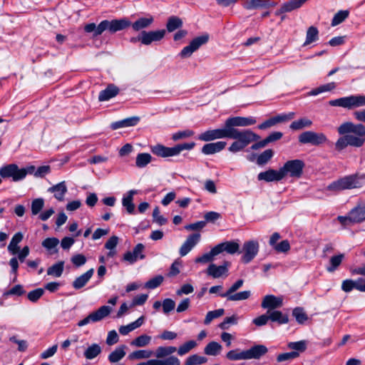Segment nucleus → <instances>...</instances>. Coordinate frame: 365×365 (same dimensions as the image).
Here are the masks:
<instances>
[{
  "instance_id": "f257e3e1",
  "label": "nucleus",
  "mask_w": 365,
  "mask_h": 365,
  "mask_svg": "<svg viewBox=\"0 0 365 365\" xmlns=\"http://www.w3.org/2000/svg\"><path fill=\"white\" fill-rule=\"evenodd\" d=\"M267 351L268 349L266 346L257 344L246 350H240V349L230 350L226 354V358L230 361L259 359Z\"/></svg>"
},
{
  "instance_id": "f03ea898",
  "label": "nucleus",
  "mask_w": 365,
  "mask_h": 365,
  "mask_svg": "<svg viewBox=\"0 0 365 365\" xmlns=\"http://www.w3.org/2000/svg\"><path fill=\"white\" fill-rule=\"evenodd\" d=\"M363 176L359 175H350L341 178L329 184L327 189L335 192L354 188L361 187L363 185Z\"/></svg>"
},
{
  "instance_id": "7ed1b4c3",
  "label": "nucleus",
  "mask_w": 365,
  "mask_h": 365,
  "mask_svg": "<svg viewBox=\"0 0 365 365\" xmlns=\"http://www.w3.org/2000/svg\"><path fill=\"white\" fill-rule=\"evenodd\" d=\"M195 146L194 142L178 144L174 147L169 148L161 144H157L150 147L151 152L161 158L173 157L178 155L182 150H190Z\"/></svg>"
},
{
  "instance_id": "20e7f679",
  "label": "nucleus",
  "mask_w": 365,
  "mask_h": 365,
  "mask_svg": "<svg viewBox=\"0 0 365 365\" xmlns=\"http://www.w3.org/2000/svg\"><path fill=\"white\" fill-rule=\"evenodd\" d=\"M34 169V166L19 168L16 164H8L0 168V176L4 179L11 178L14 182H18L24 180L28 173H32Z\"/></svg>"
},
{
  "instance_id": "39448f33",
  "label": "nucleus",
  "mask_w": 365,
  "mask_h": 365,
  "mask_svg": "<svg viewBox=\"0 0 365 365\" xmlns=\"http://www.w3.org/2000/svg\"><path fill=\"white\" fill-rule=\"evenodd\" d=\"M331 106H339L349 110L365 106V96L356 95L339 98L329 101Z\"/></svg>"
},
{
  "instance_id": "423d86ee",
  "label": "nucleus",
  "mask_w": 365,
  "mask_h": 365,
  "mask_svg": "<svg viewBox=\"0 0 365 365\" xmlns=\"http://www.w3.org/2000/svg\"><path fill=\"white\" fill-rule=\"evenodd\" d=\"M305 164L303 160L295 159L287 161L281 168L284 178L289 176L292 178H300L303 174Z\"/></svg>"
},
{
  "instance_id": "0eeeda50",
  "label": "nucleus",
  "mask_w": 365,
  "mask_h": 365,
  "mask_svg": "<svg viewBox=\"0 0 365 365\" xmlns=\"http://www.w3.org/2000/svg\"><path fill=\"white\" fill-rule=\"evenodd\" d=\"M130 25V21L125 19H115L112 21L104 20L99 24L98 34H102L106 30H108L110 33H115L125 29Z\"/></svg>"
},
{
  "instance_id": "6e6552de",
  "label": "nucleus",
  "mask_w": 365,
  "mask_h": 365,
  "mask_svg": "<svg viewBox=\"0 0 365 365\" xmlns=\"http://www.w3.org/2000/svg\"><path fill=\"white\" fill-rule=\"evenodd\" d=\"M228 138L237 140L247 146L250 143L258 140L259 136L250 130H230Z\"/></svg>"
},
{
  "instance_id": "1a4fd4ad",
  "label": "nucleus",
  "mask_w": 365,
  "mask_h": 365,
  "mask_svg": "<svg viewBox=\"0 0 365 365\" xmlns=\"http://www.w3.org/2000/svg\"><path fill=\"white\" fill-rule=\"evenodd\" d=\"M209 40V36L207 34L202 35L193 38L189 45L184 47L179 53V56L182 58H188L192 54L197 51L200 46L207 43Z\"/></svg>"
},
{
  "instance_id": "9d476101",
  "label": "nucleus",
  "mask_w": 365,
  "mask_h": 365,
  "mask_svg": "<svg viewBox=\"0 0 365 365\" xmlns=\"http://www.w3.org/2000/svg\"><path fill=\"white\" fill-rule=\"evenodd\" d=\"M327 138L322 133H316L314 131H305L299 135V142L302 144H312L313 145H319L325 143Z\"/></svg>"
},
{
  "instance_id": "9b49d317",
  "label": "nucleus",
  "mask_w": 365,
  "mask_h": 365,
  "mask_svg": "<svg viewBox=\"0 0 365 365\" xmlns=\"http://www.w3.org/2000/svg\"><path fill=\"white\" fill-rule=\"evenodd\" d=\"M112 311L109 306H102L96 311L88 314L86 318L78 322V327H83L91 322H97L108 317Z\"/></svg>"
},
{
  "instance_id": "f8f14e48",
  "label": "nucleus",
  "mask_w": 365,
  "mask_h": 365,
  "mask_svg": "<svg viewBox=\"0 0 365 365\" xmlns=\"http://www.w3.org/2000/svg\"><path fill=\"white\" fill-rule=\"evenodd\" d=\"M229 133V129L227 128V125H225L222 128L206 130L198 136V139L202 141L207 142L216 139L228 138Z\"/></svg>"
},
{
  "instance_id": "ddd939ff",
  "label": "nucleus",
  "mask_w": 365,
  "mask_h": 365,
  "mask_svg": "<svg viewBox=\"0 0 365 365\" xmlns=\"http://www.w3.org/2000/svg\"><path fill=\"white\" fill-rule=\"evenodd\" d=\"M259 252V243L257 241L250 240L244 243L242 247L243 255L242 261L247 264L250 262Z\"/></svg>"
},
{
  "instance_id": "4468645a",
  "label": "nucleus",
  "mask_w": 365,
  "mask_h": 365,
  "mask_svg": "<svg viewBox=\"0 0 365 365\" xmlns=\"http://www.w3.org/2000/svg\"><path fill=\"white\" fill-rule=\"evenodd\" d=\"M256 120L253 117H232L229 118L225 120V125L229 129V130H237L235 127H245L248 125H252L256 123Z\"/></svg>"
},
{
  "instance_id": "2eb2a0df",
  "label": "nucleus",
  "mask_w": 365,
  "mask_h": 365,
  "mask_svg": "<svg viewBox=\"0 0 365 365\" xmlns=\"http://www.w3.org/2000/svg\"><path fill=\"white\" fill-rule=\"evenodd\" d=\"M282 297H276L273 294L264 296L261 304V307L263 309H267V311H274V309L282 307Z\"/></svg>"
},
{
  "instance_id": "dca6fc26",
  "label": "nucleus",
  "mask_w": 365,
  "mask_h": 365,
  "mask_svg": "<svg viewBox=\"0 0 365 365\" xmlns=\"http://www.w3.org/2000/svg\"><path fill=\"white\" fill-rule=\"evenodd\" d=\"M284 179L281 168L279 170L269 169L261 172L257 175V180L267 182H278Z\"/></svg>"
},
{
  "instance_id": "f3484780",
  "label": "nucleus",
  "mask_w": 365,
  "mask_h": 365,
  "mask_svg": "<svg viewBox=\"0 0 365 365\" xmlns=\"http://www.w3.org/2000/svg\"><path fill=\"white\" fill-rule=\"evenodd\" d=\"M242 6L247 10L267 9L276 6L274 1L269 0H242Z\"/></svg>"
},
{
  "instance_id": "a211bd4d",
  "label": "nucleus",
  "mask_w": 365,
  "mask_h": 365,
  "mask_svg": "<svg viewBox=\"0 0 365 365\" xmlns=\"http://www.w3.org/2000/svg\"><path fill=\"white\" fill-rule=\"evenodd\" d=\"M200 233H194L189 235L180 248L179 253L180 256L184 257L187 255L200 242Z\"/></svg>"
},
{
  "instance_id": "6ab92c4d",
  "label": "nucleus",
  "mask_w": 365,
  "mask_h": 365,
  "mask_svg": "<svg viewBox=\"0 0 365 365\" xmlns=\"http://www.w3.org/2000/svg\"><path fill=\"white\" fill-rule=\"evenodd\" d=\"M165 30H157V31H143V44L148 46L154 41H159L163 39L165 35Z\"/></svg>"
},
{
  "instance_id": "aec40b11",
  "label": "nucleus",
  "mask_w": 365,
  "mask_h": 365,
  "mask_svg": "<svg viewBox=\"0 0 365 365\" xmlns=\"http://www.w3.org/2000/svg\"><path fill=\"white\" fill-rule=\"evenodd\" d=\"M217 255L226 252L228 254L234 255L240 252V245L235 241H227L215 246Z\"/></svg>"
},
{
  "instance_id": "412c9836",
  "label": "nucleus",
  "mask_w": 365,
  "mask_h": 365,
  "mask_svg": "<svg viewBox=\"0 0 365 365\" xmlns=\"http://www.w3.org/2000/svg\"><path fill=\"white\" fill-rule=\"evenodd\" d=\"M144 245L141 243L138 244L133 249V252H127L123 255V259L130 264L135 262L138 258L144 259L145 255L143 254Z\"/></svg>"
},
{
  "instance_id": "4be33fe9",
  "label": "nucleus",
  "mask_w": 365,
  "mask_h": 365,
  "mask_svg": "<svg viewBox=\"0 0 365 365\" xmlns=\"http://www.w3.org/2000/svg\"><path fill=\"white\" fill-rule=\"evenodd\" d=\"M229 262H225L223 265L217 266L215 264H210L207 269V274L213 278H220L222 275H227L228 272Z\"/></svg>"
},
{
  "instance_id": "5701e85b",
  "label": "nucleus",
  "mask_w": 365,
  "mask_h": 365,
  "mask_svg": "<svg viewBox=\"0 0 365 365\" xmlns=\"http://www.w3.org/2000/svg\"><path fill=\"white\" fill-rule=\"evenodd\" d=\"M352 223H361L365 221V203H359L349 212Z\"/></svg>"
},
{
  "instance_id": "b1692460",
  "label": "nucleus",
  "mask_w": 365,
  "mask_h": 365,
  "mask_svg": "<svg viewBox=\"0 0 365 365\" xmlns=\"http://www.w3.org/2000/svg\"><path fill=\"white\" fill-rule=\"evenodd\" d=\"M226 146L224 141H218L216 143H210L205 144L202 148V153L205 155H212L222 150Z\"/></svg>"
},
{
  "instance_id": "393cba45",
  "label": "nucleus",
  "mask_w": 365,
  "mask_h": 365,
  "mask_svg": "<svg viewBox=\"0 0 365 365\" xmlns=\"http://www.w3.org/2000/svg\"><path fill=\"white\" fill-rule=\"evenodd\" d=\"M135 194H137V190H131L124 195L122 199V205L129 214H133L135 211L133 196Z\"/></svg>"
},
{
  "instance_id": "a878e982",
  "label": "nucleus",
  "mask_w": 365,
  "mask_h": 365,
  "mask_svg": "<svg viewBox=\"0 0 365 365\" xmlns=\"http://www.w3.org/2000/svg\"><path fill=\"white\" fill-rule=\"evenodd\" d=\"M307 0H291L284 3L281 8L276 11V15H279L283 13L290 12L296 9L299 8Z\"/></svg>"
},
{
  "instance_id": "bb28decb",
  "label": "nucleus",
  "mask_w": 365,
  "mask_h": 365,
  "mask_svg": "<svg viewBox=\"0 0 365 365\" xmlns=\"http://www.w3.org/2000/svg\"><path fill=\"white\" fill-rule=\"evenodd\" d=\"M48 191L54 194L56 200L62 201L64 195L67 192V187L65 181H62L48 189Z\"/></svg>"
},
{
  "instance_id": "cd10ccee",
  "label": "nucleus",
  "mask_w": 365,
  "mask_h": 365,
  "mask_svg": "<svg viewBox=\"0 0 365 365\" xmlns=\"http://www.w3.org/2000/svg\"><path fill=\"white\" fill-rule=\"evenodd\" d=\"M119 92L118 88L113 84H110L108 87L101 91L98 95L99 101H106L118 95Z\"/></svg>"
},
{
  "instance_id": "c85d7f7f",
  "label": "nucleus",
  "mask_w": 365,
  "mask_h": 365,
  "mask_svg": "<svg viewBox=\"0 0 365 365\" xmlns=\"http://www.w3.org/2000/svg\"><path fill=\"white\" fill-rule=\"evenodd\" d=\"M140 118L137 116L130 117L123 120L114 122L111 124L110 128L113 130H117L121 128L134 126L138 124Z\"/></svg>"
},
{
  "instance_id": "c756f323",
  "label": "nucleus",
  "mask_w": 365,
  "mask_h": 365,
  "mask_svg": "<svg viewBox=\"0 0 365 365\" xmlns=\"http://www.w3.org/2000/svg\"><path fill=\"white\" fill-rule=\"evenodd\" d=\"M220 296L226 298L228 301H244L250 297L251 292L250 290H245L239 292H232V294H230V295H227V294H220Z\"/></svg>"
},
{
  "instance_id": "7c9ffc66",
  "label": "nucleus",
  "mask_w": 365,
  "mask_h": 365,
  "mask_svg": "<svg viewBox=\"0 0 365 365\" xmlns=\"http://www.w3.org/2000/svg\"><path fill=\"white\" fill-rule=\"evenodd\" d=\"M94 272L93 268L88 269L86 272L77 277L73 282V287L76 289L83 287L92 277Z\"/></svg>"
},
{
  "instance_id": "2f4dec72",
  "label": "nucleus",
  "mask_w": 365,
  "mask_h": 365,
  "mask_svg": "<svg viewBox=\"0 0 365 365\" xmlns=\"http://www.w3.org/2000/svg\"><path fill=\"white\" fill-rule=\"evenodd\" d=\"M127 346L125 345H120L115 349L109 355L108 361L115 364L120 361L126 354L125 349Z\"/></svg>"
},
{
  "instance_id": "473e14b6",
  "label": "nucleus",
  "mask_w": 365,
  "mask_h": 365,
  "mask_svg": "<svg viewBox=\"0 0 365 365\" xmlns=\"http://www.w3.org/2000/svg\"><path fill=\"white\" fill-rule=\"evenodd\" d=\"M23 234L20 232H16L13 237L8 246L9 252L12 255H16L19 252L20 247H19V243L21 242L23 240Z\"/></svg>"
},
{
  "instance_id": "72a5a7b5",
  "label": "nucleus",
  "mask_w": 365,
  "mask_h": 365,
  "mask_svg": "<svg viewBox=\"0 0 365 365\" xmlns=\"http://www.w3.org/2000/svg\"><path fill=\"white\" fill-rule=\"evenodd\" d=\"M267 314L269 315V319L272 322H276L279 324H287L289 322L288 316L287 314H284L280 311H267Z\"/></svg>"
},
{
  "instance_id": "f704fd0d",
  "label": "nucleus",
  "mask_w": 365,
  "mask_h": 365,
  "mask_svg": "<svg viewBox=\"0 0 365 365\" xmlns=\"http://www.w3.org/2000/svg\"><path fill=\"white\" fill-rule=\"evenodd\" d=\"M144 322V317H139L137 320L135 322L126 325V326H121L119 328V332L122 335H126L129 332L132 331L133 330L140 327Z\"/></svg>"
},
{
  "instance_id": "c9c22d12",
  "label": "nucleus",
  "mask_w": 365,
  "mask_h": 365,
  "mask_svg": "<svg viewBox=\"0 0 365 365\" xmlns=\"http://www.w3.org/2000/svg\"><path fill=\"white\" fill-rule=\"evenodd\" d=\"M153 22L152 16L149 18H140L132 24V28L135 31L148 28Z\"/></svg>"
},
{
  "instance_id": "e433bc0d",
  "label": "nucleus",
  "mask_w": 365,
  "mask_h": 365,
  "mask_svg": "<svg viewBox=\"0 0 365 365\" xmlns=\"http://www.w3.org/2000/svg\"><path fill=\"white\" fill-rule=\"evenodd\" d=\"M312 121L307 118H302L293 121L290 125V129L293 130H299L306 128H310L312 125Z\"/></svg>"
},
{
  "instance_id": "4c0bfd02",
  "label": "nucleus",
  "mask_w": 365,
  "mask_h": 365,
  "mask_svg": "<svg viewBox=\"0 0 365 365\" xmlns=\"http://www.w3.org/2000/svg\"><path fill=\"white\" fill-rule=\"evenodd\" d=\"M102 351L101 347L98 344H92L84 351V356L86 359H93Z\"/></svg>"
},
{
  "instance_id": "58836bf2",
  "label": "nucleus",
  "mask_w": 365,
  "mask_h": 365,
  "mask_svg": "<svg viewBox=\"0 0 365 365\" xmlns=\"http://www.w3.org/2000/svg\"><path fill=\"white\" fill-rule=\"evenodd\" d=\"M222 349V346L218 342L211 341L208 343L204 349L205 354L209 356H217Z\"/></svg>"
},
{
  "instance_id": "ea45409f",
  "label": "nucleus",
  "mask_w": 365,
  "mask_h": 365,
  "mask_svg": "<svg viewBox=\"0 0 365 365\" xmlns=\"http://www.w3.org/2000/svg\"><path fill=\"white\" fill-rule=\"evenodd\" d=\"M344 258V254H339V255L331 257L329 260V264L327 267V271L329 272H334L338 268V267L341 264Z\"/></svg>"
},
{
  "instance_id": "a19ab883",
  "label": "nucleus",
  "mask_w": 365,
  "mask_h": 365,
  "mask_svg": "<svg viewBox=\"0 0 365 365\" xmlns=\"http://www.w3.org/2000/svg\"><path fill=\"white\" fill-rule=\"evenodd\" d=\"M319 38V31L315 26H310L308 28L306 34V41L304 43V46H307L314 41Z\"/></svg>"
},
{
  "instance_id": "79ce46f5",
  "label": "nucleus",
  "mask_w": 365,
  "mask_h": 365,
  "mask_svg": "<svg viewBox=\"0 0 365 365\" xmlns=\"http://www.w3.org/2000/svg\"><path fill=\"white\" fill-rule=\"evenodd\" d=\"M197 346V343L194 340H190L186 341L183 344L180 345L176 351L179 356H184L190 352L192 349Z\"/></svg>"
},
{
  "instance_id": "37998d69",
  "label": "nucleus",
  "mask_w": 365,
  "mask_h": 365,
  "mask_svg": "<svg viewBox=\"0 0 365 365\" xmlns=\"http://www.w3.org/2000/svg\"><path fill=\"white\" fill-rule=\"evenodd\" d=\"M218 255L215 247L212 248L210 252L203 254L201 257H197L195 259L196 263L206 264L212 262L215 257Z\"/></svg>"
},
{
  "instance_id": "c03bdc74",
  "label": "nucleus",
  "mask_w": 365,
  "mask_h": 365,
  "mask_svg": "<svg viewBox=\"0 0 365 365\" xmlns=\"http://www.w3.org/2000/svg\"><path fill=\"white\" fill-rule=\"evenodd\" d=\"M182 25V20L178 16H173L168 19L166 28L169 32H173L175 30L180 28Z\"/></svg>"
},
{
  "instance_id": "a18cd8bd",
  "label": "nucleus",
  "mask_w": 365,
  "mask_h": 365,
  "mask_svg": "<svg viewBox=\"0 0 365 365\" xmlns=\"http://www.w3.org/2000/svg\"><path fill=\"white\" fill-rule=\"evenodd\" d=\"M152 160V156L149 153H139L135 160V165L138 168H144L148 165Z\"/></svg>"
},
{
  "instance_id": "49530a36",
  "label": "nucleus",
  "mask_w": 365,
  "mask_h": 365,
  "mask_svg": "<svg viewBox=\"0 0 365 365\" xmlns=\"http://www.w3.org/2000/svg\"><path fill=\"white\" fill-rule=\"evenodd\" d=\"M207 361V359L206 357L193 354L186 359L184 365H201L205 364Z\"/></svg>"
},
{
  "instance_id": "de8ad7c7",
  "label": "nucleus",
  "mask_w": 365,
  "mask_h": 365,
  "mask_svg": "<svg viewBox=\"0 0 365 365\" xmlns=\"http://www.w3.org/2000/svg\"><path fill=\"white\" fill-rule=\"evenodd\" d=\"M151 336L146 334H142L130 342V345L135 347H143L150 343Z\"/></svg>"
},
{
  "instance_id": "09e8293b",
  "label": "nucleus",
  "mask_w": 365,
  "mask_h": 365,
  "mask_svg": "<svg viewBox=\"0 0 365 365\" xmlns=\"http://www.w3.org/2000/svg\"><path fill=\"white\" fill-rule=\"evenodd\" d=\"M63 266L64 262H59L51 267H50L47 269V274L48 275H52L56 277H59L61 276L63 271Z\"/></svg>"
},
{
  "instance_id": "8fccbe9b",
  "label": "nucleus",
  "mask_w": 365,
  "mask_h": 365,
  "mask_svg": "<svg viewBox=\"0 0 365 365\" xmlns=\"http://www.w3.org/2000/svg\"><path fill=\"white\" fill-rule=\"evenodd\" d=\"M274 155V152L272 149H267L258 155L257 158V163L259 165H263L267 163Z\"/></svg>"
},
{
  "instance_id": "3c124183",
  "label": "nucleus",
  "mask_w": 365,
  "mask_h": 365,
  "mask_svg": "<svg viewBox=\"0 0 365 365\" xmlns=\"http://www.w3.org/2000/svg\"><path fill=\"white\" fill-rule=\"evenodd\" d=\"M153 351L150 350H138L129 354V359H148L153 355Z\"/></svg>"
},
{
  "instance_id": "603ef678",
  "label": "nucleus",
  "mask_w": 365,
  "mask_h": 365,
  "mask_svg": "<svg viewBox=\"0 0 365 365\" xmlns=\"http://www.w3.org/2000/svg\"><path fill=\"white\" fill-rule=\"evenodd\" d=\"M292 315L295 317L299 324H304L307 319L308 317L302 307H296L292 311Z\"/></svg>"
},
{
  "instance_id": "864d4df0",
  "label": "nucleus",
  "mask_w": 365,
  "mask_h": 365,
  "mask_svg": "<svg viewBox=\"0 0 365 365\" xmlns=\"http://www.w3.org/2000/svg\"><path fill=\"white\" fill-rule=\"evenodd\" d=\"M225 313L224 309H218L213 311L208 312L204 320L205 324H209L214 319H217L222 316Z\"/></svg>"
},
{
  "instance_id": "5fc2aeb1",
  "label": "nucleus",
  "mask_w": 365,
  "mask_h": 365,
  "mask_svg": "<svg viewBox=\"0 0 365 365\" xmlns=\"http://www.w3.org/2000/svg\"><path fill=\"white\" fill-rule=\"evenodd\" d=\"M349 16V11L346 10L339 11L333 17L331 26H335L343 22Z\"/></svg>"
},
{
  "instance_id": "6e6d98bb",
  "label": "nucleus",
  "mask_w": 365,
  "mask_h": 365,
  "mask_svg": "<svg viewBox=\"0 0 365 365\" xmlns=\"http://www.w3.org/2000/svg\"><path fill=\"white\" fill-rule=\"evenodd\" d=\"M44 207V200L43 198H36L31 202V213L33 215H36Z\"/></svg>"
},
{
  "instance_id": "4d7b16f0",
  "label": "nucleus",
  "mask_w": 365,
  "mask_h": 365,
  "mask_svg": "<svg viewBox=\"0 0 365 365\" xmlns=\"http://www.w3.org/2000/svg\"><path fill=\"white\" fill-rule=\"evenodd\" d=\"M287 346L290 349H293V351L303 352L307 349V343L305 341H299L295 342H289Z\"/></svg>"
},
{
  "instance_id": "13d9d810",
  "label": "nucleus",
  "mask_w": 365,
  "mask_h": 365,
  "mask_svg": "<svg viewBox=\"0 0 365 365\" xmlns=\"http://www.w3.org/2000/svg\"><path fill=\"white\" fill-rule=\"evenodd\" d=\"M194 135V132L192 130H184L175 133L172 135V139L174 141H177L181 139L188 138Z\"/></svg>"
},
{
  "instance_id": "bf43d9fd",
  "label": "nucleus",
  "mask_w": 365,
  "mask_h": 365,
  "mask_svg": "<svg viewBox=\"0 0 365 365\" xmlns=\"http://www.w3.org/2000/svg\"><path fill=\"white\" fill-rule=\"evenodd\" d=\"M348 140L349 145L354 147H361L364 143V140L357 135H346Z\"/></svg>"
},
{
  "instance_id": "052dcab7",
  "label": "nucleus",
  "mask_w": 365,
  "mask_h": 365,
  "mask_svg": "<svg viewBox=\"0 0 365 365\" xmlns=\"http://www.w3.org/2000/svg\"><path fill=\"white\" fill-rule=\"evenodd\" d=\"M299 354L297 351H291L287 353H282L277 356V361L278 362H283L285 361H290L297 358Z\"/></svg>"
},
{
  "instance_id": "680f3d73",
  "label": "nucleus",
  "mask_w": 365,
  "mask_h": 365,
  "mask_svg": "<svg viewBox=\"0 0 365 365\" xmlns=\"http://www.w3.org/2000/svg\"><path fill=\"white\" fill-rule=\"evenodd\" d=\"M59 240L56 237H48L42 242V246L48 251H51L58 245Z\"/></svg>"
},
{
  "instance_id": "e2e57ef3",
  "label": "nucleus",
  "mask_w": 365,
  "mask_h": 365,
  "mask_svg": "<svg viewBox=\"0 0 365 365\" xmlns=\"http://www.w3.org/2000/svg\"><path fill=\"white\" fill-rule=\"evenodd\" d=\"M163 277L161 276V275H158L152 279H150V280H148L145 284V287L148 288V289H155L158 287H159L161 283L163 282Z\"/></svg>"
},
{
  "instance_id": "0e129e2a",
  "label": "nucleus",
  "mask_w": 365,
  "mask_h": 365,
  "mask_svg": "<svg viewBox=\"0 0 365 365\" xmlns=\"http://www.w3.org/2000/svg\"><path fill=\"white\" fill-rule=\"evenodd\" d=\"M237 317L235 315H232L230 317H226L222 322L219 324V327L221 329L225 330L229 329L230 324H237Z\"/></svg>"
},
{
  "instance_id": "69168bd1",
  "label": "nucleus",
  "mask_w": 365,
  "mask_h": 365,
  "mask_svg": "<svg viewBox=\"0 0 365 365\" xmlns=\"http://www.w3.org/2000/svg\"><path fill=\"white\" fill-rule=\"evenodd\" d=\"M353 129V123L346 122L342 123L338 128V133L340 135H350L349 133H352Z\"/></svg>"
},
{
  "instance_id": "338daca9",
  "label": "nucleus",
  "mask_w": 365,
  "mask_h": 365,
  "mask_svg": "<svg viewBox=\"0 0 365 365\" xmlns=\"http://www.w3.org/2000/svg\"><path fill=\"white\" fill-rule=\"evenodd\" d=\"M43 293L44 290L43 289L38 288L29 292L27 297L31 302H35L42 297Z\"/></svg>"
},
{
  "instance_id": "774afa93",
  "label": "nucleus",
  "mask_w": 365,
  "mask_h": 365,
  "mask_svg": "<svg viewBox=\"0 0 365 365\" xmlns=\"http://www.w3.org/2000/svg\"><path fill=\"white\" fill-rule=\"evenodd\" d=\"M352 133L361 138H364L363 139L365 140V126L364 125L353 123Z\"/></svg>"
}]
</instances>
